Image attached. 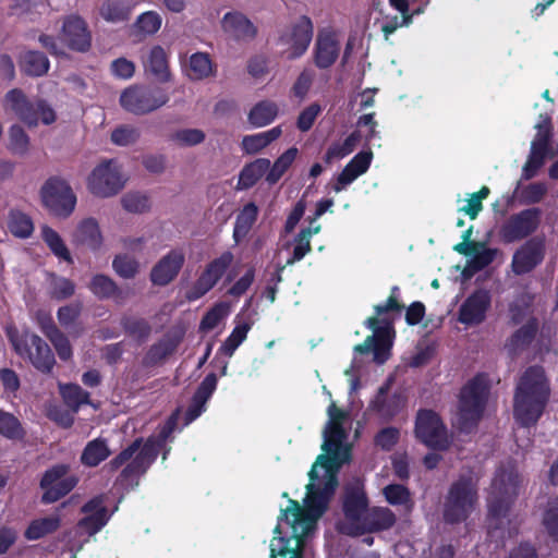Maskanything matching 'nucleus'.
<instances>
[{"label": "nucleus", "mask_w": 558, "mask_h": 558, "mask_svg": "<svg viewBox=\"0 0 558 558\" xmlns=\"http://www.w3.org/2000/svg\"><path fill=\"white\" fill-rule=\"evenodd\" d=\"M182 338L173 335H165L157 342L151 344L143 359V365L145 367H153L162 363L167 357L172 355Z\"/></svg>", "instance_id": "c85d7f7f"}, {"label": "nucleus", "mask_w": 558, "mask_h": 558, "mask_svg": "<svg viewBox=\"0 0 558 558\" xmlns=\"http://www.w3.org/2000/svg\"><path fill=\"white\" fill-rule=\"evenodd\" d=\"M519 193V201L523 205H534L541 203L548 193V186L544 182H533L521 187L518 182L514 193Z\"/></svg>", "instance_id": "603ef678"}, {"label": "nucleus", "mask_w": 558, "mask_h": 558, "mask_svg": "<svg viewBox=\"0 0 558 558\" xmlns=\"http://www.w3.org/2000/svg\"><path fill=\"white\" fill-rule=\"evenodd\" d=\"M222 26L226 32L232 33L238 38H254L257 29L254 24L242 13L229 12L223 16Z\"/></svg>", "instance_id": "58836bf2"}, {"label": "nucleus", "mask_w": 558, "mask_h": 558, "mask_svg": "<svg viewBox=\"0 0 558 558\" xmlns=\"http://www.w3.org/2000/svg\"><path fill=\"white\" fill-rule=\"evenodd\" d=\"M162 19L155 11H147L137 16L134 28L142 35H154L161 27Z\"/></svg>", "instance_id": "052dcab7"}, {"label": "nucleus", "mask_w": 558, "mask_h": 558, "mask_svg": "<svg viewBox=\"0 0 558 558\" xmlns=\"http://www.w3.org/2000/svg\"><path fill=\"white\" fill-rule=\"evenodd\" d=\"M21 72L27 76L40 77L48 73L50 61L48 57L37 50H27L19 60Z\"/></svg>", "instance_id": "473e14b6"}, {"label": "nucleus", "mask_w": 558, "mask_h": 558, "mask_svg": "<svg viewBox=\"0 0 558 558\" xmlns=\"http://www.w3.org/2000/svg\"><path fill=\"white\" fill-rule=\"evenodd\" d=\"M539 330L536 317H530L524 325L518 328L506 341L505 348L511 356L526 350L535 340Z\"/></svg>", "instance_id": "a878e982"}, {"label": "nucleus", "mask_w": 558, "mask_h": 558, "mask_svg": "<svg viewBox=\"0 0 558 558\" xmlns=\"http://www.w3.org/2000/svg\"><path fill=\"white\" fill-rule=\"evenodd\" d=\"M397 521L393 511L387 507H374L364 515L361 524L363 532H380L391 529Z\"/></svg>", "instance_id": "2f4dec72"}, {"label": "nucleus", "mask_w": 558, "mask_h": 558, "mask_svg": "<svg viewBox=\"0 0 558 558\" xmlns=\"http://www.w3.org/2000/svg\"><path fill=\"white\" fill-rule=\"evenodd\" d=\"M228 304L218 303L214 305L202 318L199 328L202 330H211L228 315Z\"/></svg>", "instance_id": "69168bd1"}, {"label": "nucleus", "mask_w": 558, "mask_h": 558, "mask_svg": "<svg viewBox=\"0 0 558 558\" xmlns=\"http://www.w3.org/2000/svg\"><path fill=\"white\" fill-rule=\"evenodd\" d=\"M415 438L427 448L446 451L451 445L448 429L440 415L430 409H420L414 423Z\"/></svg>", "instance_id": "1a4fd4ad"}, {"label": "nucleus", "mask_w": 558, "mask_h": 558, "mask_svg": "<svg viewBox=\"0 0 558 558\" xmlns=\"http://www.w3.org/2000/svg\"><path fill=\"white\" fill-rule=\"evenodd\" d=\"M75 293V284L72 280L53 275L51 281V298L57 301H63Z\"/></svg>", "instance_id": "338daca9"}, {"label": "nucleus", "mask_w": 558, "mask_h": 558, "mask_svg": "<svg viewBox=\"0 0 558 558\" xmlns=\"http://www.w3.org/2000/svg\"><path fill=\"white\" fill-rule=\"evenodd\" d=\"M5 335L13 350L43 374H50L56 359L50 347L36 333L25 329L20 331L14 324L5 326Z\"/></svg>", "instance_id": "39448f33"}, {"label": "nucleus", "mask_w": 558, "mask_h": 558, "mask_svg": "<svg viewBox=\"0 0 558 558\" xmlns=\"http://www.w3.org/2000/svg\"><path fill=\"white\" fill-rule=\"evenodd\" d=\"M282 134L281 126H275L265 132L253 135H245L242 140V148L247 154H257L263 148L267 147Z\"/></svg>", "instance_id": "49530a36"}, {"label": "nucleus", "mask_w": 558, "mask_h": 558, "mask_svg": "<svg viewBox=\"0 0 558 558\" xmlns=\"http://www.w3.org/2000/svg\"><path fill=\"white\" fill-rule=\"evenodd\" d=\"M258 207L255 203L250 202L243 206L236 215L233 227V240L235 244H240L250 233L258 218Z\"/></svg>", "instance_id": "72a5a7b5"}, {"label": "nucleus", "mask_w": 558, "mask_h": 558, "mask_svg": "<svg viewBox=\"0 0 558 558\" xmlns=\"http://www.w3.org/2000/svg\"><path fill=\"white\" fill-rule=\"evenodd\" d=\"M112 268L119 277L133 279L138 274L140 264L134 257L128 254H119L116 255L112 260Z\"/></svg>", "instance_id": "13d9d810"}, {"label": "nucleus", "mask_w": 558, "mask_h": 558, "mask_svg": "<svg viewBox=\"0 0 558 558\" xmlns=\"http://www.w3.org/2000/svg\"><path fill=\"white\" fill-rule=\"evenodd\" d=\"M399 288H391L390 295L384 304L374 306L375 316H371L365 320V326L373 330L372 336L354 347V351L360 354L373 353L374 361L377 364H384L390 356L393 338L392 319L385 315L391 312L401 313L404 305L399 302Z\"/></svg>", "instance_id": "7ed1b4c3"}, {"label": "nucleus", "mask_w": 558, "mask_h": 558, "mask_svg": "<svg viewBox=\"0 0 558 558\" xmlns=\"http://www.w3.org/2000/svg\"><path fill=\"white\" fill-rule=\"evenodd\" d=\"M522 477L514 465L499 466L492 481V493L487 500L489 531L502 526L512 505L519 496Z\"/></svg>", "instance_id": "20e7f679"}, {"label": "nucleus", "mask_w": 558, "mask_h": 558, "mask_svg": "<svg viewBox=\"0 0 558 558\" xmlns=\"http://www.w3.org/2000/svg\"><path fill=\"white\" fill-rule=\"evenodd\" d=\"M123 208L129 213L142 214L149 209L148 196L141 193H128L121 199Z\"/></svg>", "instance_id": "774afa93"}, {"label": "nucleus", "mask_w": 558, "mask_h": 558, "mask_svg": "<svg viewBox=\"0 0 558 558\" xmlns=\"http://www.w3.org/2000/svg\"><path fill=\"white\" fill-rule=\"evenodd\" d=\"M205 137V133L199 129H182L172 133L170 141L175 142L180 146L191 147L203 143Z\"/></svg>", "instance_id": "e2e57ef3"}, {"label": "nucleus", "mask_w": 558, "mask_h": 558, "mask_svg": "<svg viewBox=\"0 0 558 558\" xmlns=\"http://www.w3.org/2000/svg\"><path fill=\"white\" fill-rule=\"evenodd\" d=\"M43 206L54 217H70L76 206V195L70 183L58 175L48 178L40 187Z\"/></svg>", "instance_id": "6e6552de"}, {"label": "nucleus", "mask_w": 558, "mask_h": 558, "mask_svg": "<svg viewBox=\"0 0 558 558\" xmlns=\"http://www.w3.org/2000/svg\"><path fill=\"white\" fill-rule=\"evenodd\" d=\"M278 113L275 102L263 100L257 102L248 112V122L256 126H265L271 123Z\"/></svg>", "instance_id": "8fccbe9b"}, {"label": "nucleus", "mask_w": 558, "mask_h": 558, "mask_svg": "<svg viewBox=\"0 0 558 558\" xmlns=\"http://www.w3.org/2000/svg\"><path fill=\"white\" fill-rule=\"evenodd\" d=\"M269 167L270 160L266 158H258L246 163L240 171L236 190L243 191L253 187L266 174Z\"/></svg>", "instance_id": "e433bc0d"}, {"label": "nucleus", "mask_w": 558, "mask_h": 558, "mask_svg": "<svg viewBox=\"0 0 558 558\" xmlns=\"http://www.w3.org/2000/svg\"><path fill=\"white\" fill-rule=\"evenodd\" d=\"M123 186L120 169L113 160L99 163L88 178V190L98 197L117 195Z\"/></svg>", "instance_id": "dca6fc26"}, {"label": "nucleus", "mask_w": 558, "mask_h": 558, "mask_svg": "<svg viewBox=\"0 0 558 558\" xmlns=\"http://www.w3.org/2000/svg\"><path fill=\"white\" fill-rule=\"evenodd\" d=\"M340 53V44L333 32H320L314 47V63L318 69H329Z\"/></svg>", "instance_id": "393cba45"}, {"label": "nucleus", "mask_w": 558, "mask_h": 558, "mask_svg": "<svg viewBox=\"0 0 558 558\" xmlns=\"http://www.w3.org/2000/svg\"><path fill=\"white\" fill-rule=\"evenodd\" d=\"M317 463H314L308 472L310 483L306 485V510L294 499H289V506L281 509L279 520H288V513H291V537L296 539L298 545L303 542V538L312 530L316 519L322 517L328 508L329 501L332 498L338 486V477L336 473L327 470L323 486L316 483L319 477L316 471Z\"/></svg>", "instance_id": "f257e3e1"}, {"label": "nucleus", "mask_w": 558, "mask_h": 558, "mask_svg": "<svg viewBox=\"0 0 558 558\" xmlns=\"http://www.w3.org/2000/svg\"><path fill=\"white\" fill-rule=\"evenodd\" d=\"M390 380L384 384L369 403V409L385 420L393 418L405 405V398L400 392L388 395Z\"/></svg>", "instance_id": "b1692460"}, {"label": "nucleus", "mask_w": 558, "mask_h": 558, "mask_svg": "<svg viewBox=\"0 0 558 558\" xmlns=\"http://www.w3.org/2000/svg\"><path fill=\"white\" fill-rule=\"evenodd\" d=\"M161 449L155 442L154 437L147 438L144 444H141L132 461L122 469L118 482L126 485L132 484L134 481L137 482L138 477L145 474L155 462Z\"/></svg>", "instance_id": "a211bd4d"}, {"label": "nucleus", "mask_w": 558, "mask_h": 558, "mask_svg": "<svg viewBox=\"0 0 558 558\" xmlns=\"http://www.w3.org/2000/svg\"><path fill=\"white\" fill-rule=\"evenodd\" d=\"M323 451L326 454H319L315 463L325 469H329L331 461L337 457L338 451L345 438V430L341 424H327L324 432Z\"/></svg>", "instance_id": "bb28decb"}, {"label": "nucleus", "mask_w": 558, "mask_h": 558, "mask_svg": "<svg viewBox=\"0 0 558 558\" xmlns=\"http://www.w3.org/2000/svg\"><path fill=\"white\" fill-rule=\"evenodd\" d=\"M40 234L45 244L57 258L71 265L74 263L70 250L54 229L48 225H44L41 226Z\"/></svg>", "instance_id": "c03bdc74"}, {"label": "nucleus", "mask_w": 558, "mask_h": 558, "mask_svg": "<svg viewBox=\"0 0 558 558\" xmlns=\"http://www.w3.org/2000/svg\"><path fill=\"white\" fill-rule=\"evenodd\" d=\"M88 289L98 300L112 299L117 304H122L125 299L117 282L104 274L94 275L88 283Z\"/></svg>", "instance_id": "c756f323"}, {"label": "nucleus", "mask_w": 558, "mask_h": 558, "mask_svg": "<svg viewBox=\"0 0 558 558\" xmlns=\"http://www.w3.org/2000/svg\"><path fill=\"white\" fill-rule=\"evenodd\" d=\"M60 393L64 403L76 413L84 404H92L90 395L77 384H64L60 386Z\"/></svg>", "instance_id": "09e8293b"}, {"label": "nucleus", "mask_w": 558, "mask_h": 558, "mask_svg": "<svg viewBox=\"0 0 558 558\" xmlns=\"http://www.w3.org/2000/svg\"><path fill=\"white\" fill-rule=\"evenodd\" d=\"M250 329L251 324L248 323L236 325L223 341L219 350L225 355L232 356L239 345L246 339Z\"/></svg>", "instance_id": "bf43d9fd"}, {"label": "nucleus", "mask_w": 558, "mask_h": 558, "mask_svg": "<svg viewBox=\"0 0 558 558\" xmlns=\"http://www.w3.org/2000/svg\"><path fill=\"white\" fill-rule=\"evenodd\" d=\"M140 137V130L131 124H121L117 126L110 135L111 142L117 146H129L135 144Z\"/></svg>", "instance_id": "680f3d73"}, {"label": "nucleus", "mask_w": 558, "mask_h": 558, "mask_svg": "<svg viewBox=\"0 0 558 558\" xmlns=\"http://www.w3.org/2000/svg\"><path fill=\"white\" fill-rule=\"evenodd\" d=\"M83 311V304L80 301L63 305L59 307L57 312V318L59 324L69 331V333L77 338L80 337L84 328L77 323Z\"/></svg>", "instance_id": "4c0bfd02"}, {"label": "nucleus", "mask_w": 558, "mask_h": 558, "mask_svg": "<svg viewBox=\"0 0 558 558\" xmlns=\"http://www.w3.org/2000/svg\"><path fill=\"white\" fill-rule=\"evenodd\" d=\"M214 64L206 52H195L190 57L186 70L187 76L193 81H201L214 74Z\"/></svg>", "instance_id": "de8ad7c7"}, {"label": "nucleus", "mask_w": 558, "mask_h": 558, "mask_svg": "<svg viewBox=\"0 0 558 558\" xmlns=\"http://www.w3.org/2000/svg\"><path fill=\"white\" fill-rule=\"evenodd\" d=\"M477 500V489L471 476L461 475L454 481L444 505V520L449 524L465 521Z\"/></svg>", "instance_id": "0eeeda50"}, {"label": "nucleus", "mask_w": 558, "mask_h": 558, "mask_svg": "<svg viewBox=\"0 0 558 558\" xmlns=\"http://www.w3.org/2000/svg\"><path fill=\"white\" fill-rule=\"evenodd\" d=\"M104 502V496L99 495L89 499L81 508L86 515L78 520L77 526L89 536L98 533L110 519V513Z\"/></svg>", "instance_id": "5701e85b"}, {"label": "nucleus", "mask_w": 558, "mask_h": 558, "mask_svg": "<svg viewBox=\"0 0 558 558\" xmlns=\"http://www.w3.org/2000/svg\"><path fill=\"white\" fill-rule=\"evenodd\" d=\"M233 258V254L230 251H226L209 262L193 286L185 292L186 300L194 302L208 293L225 276L232 265Z\"/></svg>", "instance_id": "4468645a"}, {"label": "nucleus", "mask_w": 558, "mask_h": 558, "mask_svg": "<svg viewBox=\"0 0 558 558\" xmlns=\"http://www.w3.org/2000/svg\"><path fill=\"white\" fill-rule=\"evenodd\" d=\"M545 235H534L523 242L513 253L511 269L514 275L523 276L541 266L546 256Z\"/></svg>", "instance_id": "2eb2a0df"}, {"label": "nucleus", "mask_w": 558, "mask_h": 558, "mask_svg": "<svg viewBox=\"0 0 558 558\" xmlns=\"http://www.w3.org/2000/svg\"><path fill=\"white\" fill-rule=\"evenodd\" d=\"M368 504L364 486L360 481H354L344 486L342 511L349 521L362 522L367 512Z\"/></svg>", "instance_id": "412c9836"}, {"label": "nucleus", "mask_w": 558, "mask_h": 558, "mask_svg": "<svg viewBox=\"0 0 558 558\" xmlns=\"http://www.w3.org/2000/svg\"><path fill=\"white\" fill-rule=\"evenodd\" d=\"M5 102L21 121L28 126H36L38 122L52 124L57 114L45 99L29 100L20 88H13L5 95Z\"/></svg>", "instance_id": "9d476101"}, {"label": "nucleus", "mask_w": 558, "mask_h": 558, "mask_svg": "<svg viewBox=\"0 0 558 558\" xmlns=\"http://www.w3.org/2000/svg\"><path fill=\"white\" fill-rule=\"evenodd\" d=\"M490 305V292L486 289H476L461 304L458 319L464 325H480L485 320Z\"/></svg>", "instance_id": "6ab92c4d"}, {"label": "nucleus", "mask_w": 558, "mask_h": 558, "mask_svg": "<svg viewBox=\"0 0 558 558\" xmlns=\"http://www.w3.org/2000/svg\"><path fill=\"white\" fill-rule=\"evenodd\" d=\"M385 500L393 507H402L405 512L411 513L414 509V500L411 490L402 484H388L383 490Z\"/></svg>", "instance_id": "79ce46f5"}, {"label": "nucleus", "mask_w": 558, "mask_h": 558, "mask_svg": "<svg viewBox=\"0 0 558 558\" xmlns=\"http://www.w3.org/2000/svg\"><path fill=\"white\" fill-rule=\"evenodd\" d=\"M185 263V255L181 250H171L151 268L149 278L153 284L165 287L173 281Z\"/></svg>", "instance_id": "4be33fe9"}, {"label": "nucleus", "mask_w": 558, "mask_h": 558, "mask_svg": "<svg viewBox=\"0 0 558 558\" xmlns=\"http://www.w3.org/2000/svg\"><path fill=\"white\" fill-rule=\"evenodd\" d=\"M296 156V147H290L289 149H287L282 155H280L275 160L274 165L269 167L268 171L266 172V181L269 184L277 183L286 173V171L291 167Z\"/></svg>", "instance_id": "3c124183"}, {"label": "nucleus", "mask_w": 558, "mask_h": 558, "mask_svg": "<svg viewBox=\"0 0 558 558\" xmlns=\"http://www.w3.org/2000/svg\"><path fill=\"white\" fill-rule=\"evenodd\" d=\"M488 386L482 375L472 378L460 392L459 425L463 432L477 426L487 402Z\"/></svg>", "instance_id": "423d86ee"}, {"label": "nucleus", "mask_w": 558, "mask_h": 558, "mask_svg": "<svg viewBox=\"0 0 558 558\" xmlns=\"http://www.w3.org/2000/svg\"><path fill=\"white\" fill-rule=\"evenodd\" d=\"M9 149L13 154L23 155L27 151L29 145V137L20 125H12L9 131Z\"/></svg>", "instance_id": "0e129e2a"}, {"label": "nucleus", "mask_w": 558, "mask_h": 558, "mask_svg": "<svg viewBox=\"0 0 558 558\" xmlns=\"http://www.w3.org/2000/svg\"><path fill=\"white\" fill-rule=\"evenodd\" d=\"M550 397V388L543 367H527L517 385L513 397V417L525 428L533 427L542 417Z\"/></svg>", "instance_id": "f03ea898"}, {"label": "nucleus", "mask_w": 558, "mask_h": 558, "mask_svg": "<svg viewBox=\"0 0 558 558\" xmlns=\"http://www.w3.org/2000/svg\"><path fill=\"white\" fill-rule=\"evenodd\" d=\"M547 149H548L547 138H541L538 141H534L532 143L531 153L522 168L521 181H529V180L533 179L534 177H536L538 170L544 165Z\"/></svg>", "instance_id": "c9c22d12"}, {"label": "nucleus", "mask_w": 558, "mask_h": 558, "mask_svg": "<svg viewBox=\"0 0 558 558\" xmlns=\"http://www.w3.org/2000/svg\"><path fill=\"white\" fill-rule=\"evenodd\" d=\"M168 101V94L156 86H130L120 96L121 107L135 116H144L156 111Z\"/></svg>", "instance_id": "9b49d317"}, {"label": "nucleus", "mask_w": 558, "mask_h": 558, "mask_svg": "<svg viewBox=\"0 0 558 558\" xmlns=\"http://www.w3.org/2000/svg\"><path fill=\"white\" fill-rule=\"evenodd\" d=\"M144 66L146 71L150 72L160 83H167L171 80L168 56L165 49L159 45L150 49Z\"/></svg>", "instance_id": "f704fd0d"}, {"label": "nucleus", "mask_w": 558, "mask_h": 558, "mask_svg": "<svg viewBox=\"0 0 558 558\" xmlns=\"http://www.w3.org/2000/svg\"><path fill=\"white\" fill-rule=\"evenodd\" d=\"M135 3L132 0H104L99 8V16L112 24L128 22L131 17Z\"/></svg>", "instance_id": "7c9ffc66"}, {"label": "nucleus", "mask_w": 558, "mask_h": 558, "mask_svg": "<svg viewBox=\"0 0 558 558\" xmlns=\"http://www.w3.org/2000/svg\"><path fill=\"white\" fill-rule=\"evenodd\" d=\"M121 326L125 333L140 342L145 341L151 332L149 323L140 317L124 316L121 319Z\"/></svg>", "instance_id": "6e6d98bb"}, {"label": "nucleus", "mask_w": 558, "mask_h": 558, "mask_svg": "<svg viewBox=\"0 0 558 558\" xmlns=\"http://www.w3.org/2000/svg\"><path fill=\"white\" fill-rule=\"evenodd\" d=\"M111 451L107 439L98 437L88 441L81 454V463L85 466L95 468L105 461Z\"/></svg>", "instance_id": "37998d69"}, {"label": "nucleus", "mask_w": 558, "mask_h": 558, "mask_svg": "<svg viewBox=\"0 0 558 558\" xmlns=\"http://www.w3.org/2000/svg\"><path fill=\"white\" fill-rule=\"evenodd\" d=\"M497 252V248L487 247L486 244L482 242V246L474 248V252L471 254L472 258L469 263V268L472 271L470 275L489 266L496 258Z\"/></svg>", "instance_id": "4d7b16f0"}, {"label": "nucleus", "mask_w": 558, "mask_h": 558, "mask_svg": "<svg viewBox=\"0 0 558 558\" xmlns=\"http://www.w3.org/2000/svg\"><path fill=\"white\" fill-rule=\"evenodd\" d=\"M320 225L315 227H306L300 230L294 238V246L292 255L287 259V265H293L302 260L306 254L312 252L311 238L320 231Z\"/></svg>", "instance_id": "a18cd8bd"}, {"label": "nucleus", "mask_w": 558, "mask_h": 558, "mask_svg": "<svg viewBox=\"0 0 558 558\" xmlns=\"http://www.w3.org/2000/svg\"><path fill=\"white\" fill-rule=\"evenodd\" d=\"M542 215L539 207H530L512 214L499 229L500 240L510 244L532 238L541 226Z\"/></svg>", "instance_id": "ddd939ff"}, {"label": "nucleus", "mask_w": 558, "mask_h": 558, "mask_svg": "<svg viewBox=\"0 0 558 558\" xmlns=\"http://www.w3.org/2000/svg\"><path fill=\"white\" fill-rule=\"evenodd\" d=\"M0 435L9 440H22L26 433L15 415L0 410Z\"/></svg>", "instance_id": "864d4df0"}, {"label": "nucleus", "mask_w": 558, "mask_h": 558, "mask_svg": "<svg viewBox=\"0 0 558 558\" xmlns=\"http://www.w3.org/2000/svg\"><path fill=\"white\" fill-rule=\"evenodd\" d=\"M542 524L547 535L558 543V496L551 497L543 511Z\"/></svg>", "instance_id": "5fc2aeb1"}, {"label": "nucleus", "mask_w": 558, "mask_h": 558, "mask_svg": "<svg viewBox=\"0 0 558 558\" xmlns=\"http://www.w3.org/2000/svg\"><path fill=\"white\" fill-rule=\"evenodd\" d=\"M7 228L14 238L25 240L33 235L35 226L29 215L11 209L8 214Z\"/></svg>", "instance_id": "a19ab883"}, {"label": "nucleus", "mask_w": 558, "mask_h": 558, "mask_svg": "<svg viewBox=\"0 0 558 558\" xmlns=\"http://www.w3.org/2000/svg\"><path fill=\"white\" fill-rule=\"evenodd\" d=\"M72 242L76 246L97 251L102 244V235L97 220L94 218L82 220L73 232Z\"/></svg>", "instance_id": "cd10ccee"}, {"label": "nucleus", "mask_w": 558, "mask_h": 558, "mask_svg": "<svg viewBox=\"0 0 558 558\" xmlns=\"http://www.w3.org/2000/svg\"><path fill=\"white\" fill-rule=\"evenodd\" d=\"M314 25L307 15H301L279 36V43L289 46L287 58L295 60L301 58L308 49L313 39Z\"/></svg>", "instance_id": "f3484780"}, {"label": "nucleus", "mask_w": 558, "mask_h": 558, "mask_svg": "<svg viewBox=\"0 0 558 558\" xmlns=\"http://www.w3.org/2000/svg\"><path fill=\"white\" fill-rule=\"evenodd\" d=\"M70 469L68 463H57L44 472L39 481V487L43 490L41 504L57 502L76 487L78 477L70 474Z\"/></svg>", "instance_id": "f8f14e48"}, {"label": "nucleus", "mask_w": 558, "mask_h": 558, "mask_svg": "<svg viewBox=\"0 0 558 558\" xmlns=\"http://www.w3.org/2000/svg\"><path fill=\"white\" fill-rule=\"evenodd\" d=\"M61 37L74 51L86 52L92 46V34L87 23L78 15H70L63 21Z\"/></svg>", "instance_id": "aec40b11"}, {"label": "nucleus", "mask_w": 558, "mask_h": 558, "mask_svg": "<svg viewBox=\"0 0 558 558\" xmlns=\"http://www.w3.org/2000/svg\"><path fill=\"white\" fill-rule=\"evenodd\" d=\"M61 526L59 514L34 519L24 531V537L27 541H38L45 536L53 534Z\"/></svg>", "instance_id": "ea45409f"}]
</instances>
